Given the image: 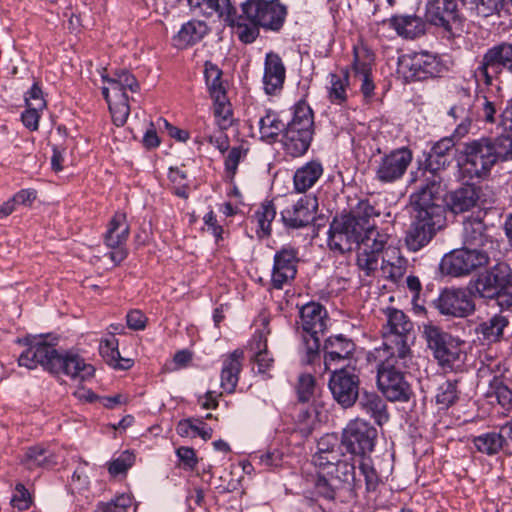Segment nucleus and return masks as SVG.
Wrapping results in <instances>:
<instances>
[{
    "label": "nucleus",
    "mask_w": 512,
    "mask_h": 512,
    "mask_svg": "<svg viewBox=\"0 0 512 512\" xmlns=\"http://www.w3.org/2000/svg\"><path fill=\"white\" fill-rule=\"evenodd\" d=\"M454 145L450 137L440 139L428 153L425 169L420 170L425 177V184L410 197L412 222L405 236V243L410 251L422 249L445 225V207L441 197L442 177L437 171L450 164Z\"/></svg>",
    "instance_id": "1"
},
{
    "label": "nucleus",
    "mask_w": 512,
    "mask_h": 512,
    "mask_svg": "<svg viewBox=\"0 0 512 512\" xmlns=\"http://www.w3.org/2000/svg\"><path fill=\"white\" fill-rule=\"evenodd\" d=\"M379 216L380 211L368 200H361L349 214L335 218L328 232V246L332 251L344 254L356 248L357 266L366 276L378 270L389 239L387 233L376 227Z\"/></svg>",
    "instance_id": "2"
},
{
    "label": "nucleus",
    "mask_w": 512,
    "mask_h": 512,
    "mask_svg": "<svg viewBox=\"0 0 512 512\" xmlns=\"http://www.w3.org/2000/svg\"><path fill=\"white\" fill-rule=\"evenodd\" d=\"M18 343L26 347L18 357L20 367L33 370L41 366L52 374L63 373L77 381H85L94 375L95 369L91 364L78 354L59 353L44 336H28L19 339Z\"/></svg>",
    "instance_id": "3"
},
{
    "label": "nucleus",
    "mask_w": 512,
    "mask_h": 512,
    "mask_svg": "<svg viewBox=\"0 0 512 512\" xmlns=\"http://www.w3.org/2000/svg\"><path fill=\"white\" fill-rule=\"evenodd\" d=\"M377 435L376 428L370 423L362 419H355L348 423L341 437V444L346 451L352 457H360L358 466L364 476L368 492L375 491L380 483V478L370 457L375 448Z\"/></svg>",
    "instance_id": "4"
},
{
    "label": "nucleus",
    "mask_w": 512,
    "mask_h": 512,
    "mask_svg": "<svg viewBox=\"0 0 512 512\" xmlns=\"http://www.w3.org/2000/svg\"><path fill=\"white\" fill-rule=\"evenodd\" d=\"M377 385L383 395L392 402H407L413 392L405 378L412 355L381 352L376 353Z\"/></svg>",
    "instance_id": "5"
},
{
    "label": "nucleus",
    "mask_w": 512,
    "mask_h": 512,
    "mask_svg": "<svg viewBox=\"0 0 512 512\" xmlns=\"http://www.w3.org/2000/svg\"><path fill=\"white\" fill-rule=\"evenodd\" d=\"M354 457L345 455L333 461L317 473L316 492L328 500H334L339 490H356L361 481L356 478Z\"/></svg>",
    "instance_id": "6"
},
{
    "label": "nucleus",
    "mask_w": 512,
    "mask_h": 512,
    "mask_svg": "<svg viewBox=\"0 0 512 512\" xmlns=\"http://www.w3.org/2000/svg\"><path fill=\"white\" fill-rule=\"evenodd\" d=\"M313 112L308 104L299 102L294 107L293 117L282 135L284 151L292 156L304 155L310 147L313 136Z\"/></svg>",
    "instance_id": "7"
},
{
    "label": "nucleus",
    "mask_w": 512,
    "mask_h": 512,
    "mask_svg": "<svg viewBox=\"0 0 512 512\" xmlns=\"http://www.w3.org/2000/svg\"><path fill=\"white\" fill-rule=\"evenodd\" d=\"M107 86L102 88V94L106 99L112 120L117 126H123L130 114L129 98L127 90L137 92L139 83L136 78L126 70L118 71L113 77H103Z\"/></svg>",
    "instance_id": "8"
},
{
    "label": "nucleus",
    "mask_w": 512,
    "mask_h": 512,
    "mask_svg": "<svg viewBox=\"0 0 512 512\" xmlns=\"http://www.w3.org/2000/svg\"><path fill=\"white\" fill-rule=\"evenodd\" d=\"M423 336L442 367L453 368L464 361V341L452 337L432 324L424 325Z\"/></svg>",
    "instance_id": "9"
},
{
    "label": "nucleus",
    "mask_w": 512,
    "mask_h": 512,
    "mask_svg": "<svg viewBox=\"0 0 512 512\" xmlns=\"http://www.w3.org/2000/svg\"><path fill=\"white\" fill-rule=\"evenodd\" d=\"M386 315L387 324L383 328V343L381 347L375 349V353L392 352L412 355L408 340L413 323L401 310L388 309Z\"/></svg>",
    "instance_id": "10"
},
{
    "label": "nucleus",
    "mask_w": 512,
    "mask_h": 512,
    "mask_svg": "<svg viewBox=\"0 0 512 512\" xmlns=\"http://www.w3.org/2000/svg\"><path fill=\"white\" fill-rule=\"evenodd\" d=\"M242 13L251 24L265 31L279 32L287 17V7L279 0H248L242 4Z\"/></svg>",
    "instance_id": "11"
},
{
    "label": "nucleus",
    "mask_w": 512,
    "mask_h": 512,
    "mask_svg": "<svg viewBox=\"0 0 512 512\" xmlns=\"http://www.w3.org/2000/svg\"><path fill=\"white\" fill-rule=\"evenodd\" d=\"M512 73V43L502 42L487 49L474 70L477 82L491 86L504 70Z\"/></svg>",
    "instance_id": "12"
},
{
    "label": "nucleus",
    "mask_w": 512,
    "mask_h": 512,
    "mask_svg": "<svg viewBox=\"0 0 512 512\" xmlns=\"http://www.w3.org/2000/svg\"><path fill=\"white\" fill-rule=\"evenodd\" d=\"M492 256H495V254L464 245L463 248L454 250L445 255L441 261L440 267L443 273L451 276L458 277L468 275L486 266Z\"/></svg>",
    "instance_id": "13"
},
{
    "label": "nucleus",
    "mask_w": 512,
    "mask_h": 512,
    "mask_svg": "<svg viewBox=\"0 0 512 512\" xmlns=\"http://www.w3.org/2000/svg\"><path fill=\"white\" fill-rule=\"evenodd\" d=\"M460 3L462 0H428L425 6L426 21L455 35L461 30L463 22Z\"/></svg>",
    "instance_id": "14"
},
{
    "label": "nucleus",
    "mask_w": 512,
    "mask_h": 512,
    "mask_svg": "<svg viewBox=\"0 0 512 512\" xmlns=\"http://www.w3.org/2000/svg\"><path fill=\"white\" fill-rule=\"evenodd\" d=\"M462 153L464 168L471 176L486 175L497 162L492 142L489 140L482 139L467 143Z\"/></svg>",
    "instance_id": "15"
},
{
    "label": "nucleus",
    "mask_w": 512,
    "mask_h": 512,
    "mask_svg": "<svg viewBox=\"0 0 512 512\" xmlns=\"http://www.w3.org/2000/svg\"><path fill=\"white\" fill-rule=\"evenodd\" d=\"M512 279V270L506 263H497L487 273L481 275L475 284L476 292L482 298H496L500 305L504 304L506 288Z\"/></svg>",
    "instance_id": "16"
},
{
    "label": "nucleus",
    "mask_w": 512,
    "mask_h": 512,
    "mask_svg": "<svg viewBox=\"0 0 512 512\" xmlns=\"http://www.w3.org/2000/svg\"><path fill=\"white\" fill-rule=\"evenodd\" d=\"M318 200L314 195H304L280 212L283 225L288 229H300L309 226L315 220Z\"/></svg>",
    "instance_id": "17"
},
{
    "label": "nucleus",
    "mask_w": 512,
    "mask_h": 512,
    "mask_svg": "<svg viewBox=\"0 0 512 512\" xmlns=\"http://www.w3.org/2000/svg\"><path fill=\"white\" fill-rule=\"evenodd\" d=\"M130 227L127 222L126 214L116 212L108 224L105 233V244L112 251L109 253L110 259L115 263H121L127 257L125 243L128 239Z\"/></svg>",
    "instance_id": "18"
},
{
    "label": "nucleus",
    "mask_w": 512,
    "mask_h": 512,
    "mask_svg": "<svg viewBox=\"0 0 512 512\" xmlns=\"http://www.w3.org/2000/svg\"><path fill=\"white\" fill-rule=\"evenodd\" d=\"M359 379L354 370L342 368L335 370L329 381L334 399L343 407L352 406L359 395Z\"/></svg>",
    "instance_id": "19"
},
{
    "label": "nucleus",
    "mask_w": 512,
    "mask_h": 512,
    "mask_svg": "<svg viewBox=\"0 0 512 512\" xmlns=\"http://www.w3.org/2000/svg\"><path fill=\"white\" fill-rule=\"evenodd\" d=\"M413 154L408 148H399L384 155L376 168V178L382 183H392L400 179L411 164Z\"/></svg>",
    "instance_id": "20"
},
{
    "label": "nucleus",
    "mask_w": 512,
    "mask_h": 512,
    "mask_svg": "<svg viewBox=\"0 0 512 512\" xmlns=\"http://www.w3.org/2000/svg\"><path fill=\"white\" fill-rule=\"evenodd\" d=\"M462 237L467 247L486 250L492 254L498 252V242L489 234L488 227L479 216H471L464 220Z\"/></svg>",
    "instance_id": "21"
},
{
    "label": "nucleus",
    "mask_w": 512,
    "mask_h": 512,
    "mask_svg": "<svg viewBox=\"0 0 512 512\" xmlns=\"http://www.w3.org/2000/svg\"><path fill=\"white\" fill-rule=\"evenodd\" d=\"M298 250L284 246L274 255L271 283L275 289H282L293 280L297 273Z\"/></svg>",
    "instance_id": "22"
},
{
    "label": "nucleus",
    "mask_w": 512,
    "mask_h": 512,
    "mask_svg": "<svg viewBox=\"0 0 512 512\" xmlns=\"http://www.w3.org/2000/svg\"><path fill=\"white\" fill-rule=\"evenodd\" d=\"M401 67L408 70L407 77L414 80H425L438 77L444 71L440 59L428 52L415 53L413 56L404 58Z\"/></svg>",
    "instance_id": "23"
},
{
    "label": "nucleus",
    "mask_w": 512,
    "mask_h": 512,
    "mask_svg": "<svg viewBox=\"0 0 512 512\" xmlns=\"http://www.w3.org/2000/svg\"><path fill=\"white\" fill-rule=\"evenodd\" d=\"M435 305L441 314L453 317H465L475 308L470 294L464 289L444 290Z\"/></svg>",
    "instance_id": "24"
},
{
    "label": "nucleus",
    "mask_w": 512,
    "mask_h": 512,
    "mask_svg": "<svg viewBox=\"0 0 512 512\" xmlns=\"http://www.w3.org/2000/svg\"><path fill=\"white\" fill-rule=\"evenodd\" d=\"M190 10L198 16L213 17L226 23H233L236 19V8L230 0H187Z\"/></svg>",
    "instance_id": "25"
},
{
    "label": "nucleus",
    "mask_w": 512,
    "mask_h": 512,
    "mask_svg": "<svg viewBox=\"0 0 512 512\" xmlns=\"http://www.w3.org/2000/svg\"><path fill=\"white\" fill-rule=\"evenodd\" d=\"M354 342L342 334L331 336L324 343V365L330 370L333 364L350 360L355 352Z\"/></svg>",
    "instance_id": "26"
},
{
    "label": "nucleus",
    "mask_w": 512,
    "mask_h": 512,
    "mask_svg": "<svg viewBox=\"0 0 512 512\" xmlns=\"http://www.w3.org/2000/svg\"><path fill=\"white\" fill-rule=\"evenodd\" d=\"M481 194L480 187L473 184L464 185L447 195L446 206L454 214L467 212L478 206Z\"/></svg>",
    "instance_id": "27"
},
{
    "label": "nucleus",
    "mask_w": 512,
    "mask_h": 512,
    "mask_svg": "<svg viewBox=\"0 0 512 512\" xmlns=\"http://www.w3.org/2000/svg\"><path fill=\"white\" fill-rule=\"evenodd\" d=\"M300 319L303 335L319 336L327 329V312L319 303L310 302L304 305L300 310Z\"/></svg>",
    "instance_id": "28"
},
{
    "label": "nucleus",
    "mask_w": 512,
    "mask_h": 512,
    "mask_svg": "<svg viewBox=\"0 0 512 512\" xmlns=\"http://www.w3.org/2000/svg\"><path fill=\"white\" fill-rule=\"evenodd\" d=\"M286 69L281 57L273 52L267 53L264 63L263 85L267 94L273 95L283 87Z\"/></svg>",
    "instance_id": "29"
},
{
    "label": "nucleus",
    "mask_w": 512,
    "mask_h": 512,
    "mask_svg": "<svg viewBox=\"0 0 512 512\" xmlns=\"http://www.w3.org/2000/svg\"><path fill=\"white\" fill-rule=\"evenodd\" d=\"M341 446H343L341 440L339 441L335 434H326L319 439L317 451L312 456V464L316 468V472L344 456Z\"/></svg>",
    "instance_id": "30"
},
{
    "label": "nucleus",
    "mask_w": 512,
    "mask_h": 512,
    "mask_svg": "<svg viewBox=\"0 0 512 512\" xmlns=\"http://www.w3.org/2000/svg\"><path fill=\"white\" fill-rule=\"evenodd\" d=\"M243 359L244 353L239 349L234 350L224 357L220 375V385L225 392H234L239 380V374L242 370Z\"/></svg>",
    "instance_id": "31"
},
{
    "label": "nucleus",
    "mask_w": 512,
    "mask_h": 512,
    "mask_svg": "<svg viewBox=\"0 0 512 512\" xmlns=\"http://www.w3.org/2000/svg\"><path fill=\"white\" fill-rule=\"evenodd\" d=\"M358 406L369 415L378 425L386 423L389 419L385 401L375 392L363 391L358 395Z\"/></svg>",
    "instance_id": "32"
},
{
    "label": "nucleus",
    "mask_w": 512,
    "mask_h": 512,
    "mask_svg": "<svg viewBox=\"0 0 512 512\" xmlns=\"http://www.w3.org/2000/svg\"><path fill=\"white\" fill-rule=\"evenodd\" d=\"M323 166L318 160H311L299 167L293 176L294 190L305 193L312 188L323 175Z\"/></svg>",
    "instance_id": "33"
},
{
    "label": "nucleus",
    "mask_w": 512,
    "mask_h": 512,
    "mask_svg": "<svg viewBox=\"0 0 512 512\" xmlns=\"http://www.w3.org/2000/svg\"><path fill=\"white\" fill-rule=\"evenodd\" d=\"M501 363H495L493 367L488 366L487 369L491 372H500V375H494L489 382L487 391L488 397H494L497 403L503 408L505 413L512 412V391L504 383L502 379L503 373L500 371Z\"/></svg>",
    "instance_id": "34"
},
{
    "label": "nucleus",
    "mask_w": 512,
    "mask_h": 512,
    "mask_svg": "<svg viewBox=\"0 0 512 512\" xmlns=\"http://www.w3.org/2000/svg\"><path fill=\"white\" fill-rule=\"evenodd\" d=\"M399 36L405 38H416L425 33V21L417 15L392 16L387 20Z\"/></svg>",
    "instance_id": "35"
},
{
    "label": "nucleus",
    "mask_w": 512,
    "mask_h": 512,
    "mask_svg": "<svg viewBox=\"0 0 512 512\" xmlns=\"http://www.w3.org/2000/svg\"><path fill=\"white\" fill-rule=\"evenodd\" d=\"M380 259L382 260L380 268L385 277L394 282L403 277L406 271V259L400 256L397 248L385 246Z\"/></svg>",
    "instance_id": "36"
},
{
    "label": "nucleus",
    "mask_w": 512,
    "mask_h": 512,
    "mask_svg": "<svg viewBox=\"0 0 512 512\" xmlns=\"http://www.w3.org/2000/svg\"><path fill=\"white\" fill-rule=\"evenodd\" d=\"M208 32L206 23L200 20H190L182 25L173 37V44L179 49L186 48L199 42Z\"/></svg>",
    "instance_id": "37"
},
{
    "label": "nucleus",
    "mask_w": 512,
    "mask_h": 512,
    "mask_svg": "<svg viewBox=\"0 0 512 512\" xmlns=\"http://www.w3.org/2000/svg\"><path fill=\"white\" fill-rule=\"evenodd\" d=\"M258 125L260 138L267 143L275 142L286 128L278 114L271 110H267L265 115L260 117Z\"/></svg>",
    "instance_id": "38"
},
{
    "label": "nucleus",
    "mask_w": 512,
    "mask_h": 512,
    "mask_svg": "<svg viewBox=\"0 0 512 512\" xmlns=\"http://www.w3.org/2000/svg\"><path fill=\"white\" fill-rule=\"evenodd\" d=\"M508 325L506 317L495 314L487 321L481 322L475 329L480 339L487 343L498 341L503 335L504 328Z\"/></svg>",
    "instance_id": "39"
},
{
    "label": "nucleus",
    "mask_w": 512,
    "mask_h": 512,
    "mask_svg": "<svg viewBox=\"0 0 512 512\" xmlns=\"http://www.w3.org/2000/svg\"><path fill=\"white\" fill-rule=\"evenodd\" d=\"M328 99L332 104L342 105L348 99L349 73L346 69L340 73L329 74Z\"/></svg>",
    "instance_id": "40"
},
{
    "label": "nucleus",
    "mask_w": 512,
    "mask_h": 512,
    "mask_svg": "<svg viewBox=\"0 0 512 512\" xmlns=\"http://www.w3.org/2000/svg\"><path fill=\"white\" fill-rule=\"evenodd\" d=\"M276 217V207L271 201L263 202L252 216V221L256 223V234L259 238L269 237L271 234V224Z\"/></svg>",
    "instance_id": "41"
},
{
    "label": "nucleus",
    "mask_w": 512,
    "mask_h": 512,
    "mask_svg": "<svg viewBox=\"0 0 512 512\" xmlns=\"http://www.w3.org/2000/svg\"><path fill=\"white\" fill-rule=\"evenodd\" d=\"M99 352L103 359L112 367L128 369L131 366L129 359H122L118 350V340L111 336L100 342Z\"/></svg>",
    "instance_id": "42"
},
{
    "label": "nucleus",
    "mask_w": 512,
    "mask_h": 512,
    "mask_svg": "<svg viewBox=\"0 0 512 512\" xmlns=\"http://www.w3.org/2000/svg\"><path fill=\"white\" fill-rule=\"evenodd\" d=\"M504 438L500 432H487L473 438V444L477 451L492 456L503 448Z\"/></svg>",
    "instance_id": "43"
},
{
    "label": "nucleus",
    "mask_w": 512,
    "mask_h": 512,
    "mask_svg": "<svg viewBox=\"0 0 512 512\" xmlns=\"http://www.w3.org/2000/svg\"><path fill=\"white\" fill-rule=\"evenodd\" d=\"M25 463L29 469L36 467L49 468L54 466L57 462L54 454L42 446H33L27 449L25 453Z\"/></svg>",
    "instance_id": "44"
},
{
    "label": "nucleus",
    "mask_w": 512,
    "mask_h": 512,
    "mask_svg": "<svg viewBox=\"0 0 512 512\" xmlns=\"http://www.w3.org/2000/svg\"><path fill=\"white\" fill-rule=\"evenodd\" d=\"M214 101V117L221 131L227 130L233 124V112L225 94L212 97Z\"/></svg>",
    "instance_id": "45"
},
{
    "label": "nucleus",
    "mask_w": 512,
    "mask_h": 512,
    "mask_svg": "<svg viewBox=\"0 0 512 512\" xmlns=\"http://www.w3.org/2000/svg\"><path fill=\"white\" fill-rule=\"evenodd\" d=\"M462 5L467 6L475 16L488 18L500 12L504 0H462Z\"/></svg>",
    "instance_id": "46"
},
{
    "label": "nucleus",
    "mask_w": 512,
    "mask_h": 512,
    "mask_svg": "<svg viewBox=\"0 0 512 512\" xmlns=\"http://www.w3.org/2000/svg\"><path fill=\"white\" fill-rule=\"evenodd\" d=\"M255 362L259 373H266L272 366L274 359L267 351V339L263 332L255 336Z\"/></svg>",
    "instance_id": "47"
},
{
    "label": "nucleus",
    "mask_w": 512,
    "mask_h": 512,
    "mask_svg": "<svg viewBox=\"0 0 512 512\" xmlns=\"http://www.w3.org/2000/svg\"><path fill=\"white\" fill-rule=\"evenodd\" d=\"M204 75L211 97L226 93L221 81L222 71L216 65L206 62Z\"/></svg>",
    "instance_id": "48"
},
{
    "label": "nucleus",
    "mask_w": 512,
    "mask_h": 512,
    "mask_svg": "<svg viewBox=\"0 0 512 512\" xmlns=\"http://www.w3.org/2000/svg\"><path fill=\"white\" fill-rule=\"evenodd\" d=\"M457 399L458 391L456 383L445 381L438 386L435 401L439 409H448Z\"/></svg>",
    "instance_id": "49"
},
{
    "label": "nucleus",
    "mask_w": 512,
    "mask_h": 512,
    "mask_svg": "<svg viewBox=\"0 0 512 512\" xmlns=\"http://www.w3.org/2000/svg\"><path fill=\"white\" fill-rule=\"evenodd\" d=\"M247 19L245 18V15L238 16L236 14V19L233 23H227L231 27H236V33L238 35V38L241 42L245 44H250L256 40V38L259 36V26L255 24L248 25L245 23Z\"/></svg>",
    "instance_id": "50"
},
{
    "label": "nucleus",
    "mask_w": 512,
    "mask_h": 512,
    "mask_svg": "<svg viewBox=\"0 0 512 512\" xmlns=\"http://www.w3.org/2000/svg\"><path fill=\"white\" fill-rule=\"evenodd\" d=\"M131 504V497L127 494H121L110 501L99 502L95 507V512H127Z\"/></svg>",
    "instance_id": "51"
},
{
    "label": "nucleus",
    "mask_w": 512,
    "mask_h": 512,
    "mask_svg": "<svg viewBox=\"0 0 512 512\" xmlns=\"http://www.w3.org/2000/svg\"><path fill=\"white\" fill-rule=\"evenodd\" d=\"M320 360L319 336L303 335V357L305 364L312 365Z\"/></svg>",
    "instance_id": "52"
},
{
    "label": "nucleus",
    "mask_w": 512,
    "mask_h": 512,
    "mask_svg": "<svg viewBox=\"0 0 512 512\" xmlns=\"http://www.w3.org/2000/svg\"><path fill=\"white\" fill-rule=\"evenodd\" d=\"M134 462V454L129 451H124L119 455V457L109 463L108 471L112 476L126 473V471L134 464Z\"/></svg>",
    "instance_id": "53"
},
{
    "label": "nucleus",
    "mask_w": 512,
    "mask_h": 512,
    "mask_svg": "<svg viewBox=\"0 0 512 512\" xmlns=\"http://www.w3.org/2000/svg\"><path fill=\"white\" fill-rule=\"evenodd\" d=\"M492 147L495 151L496 161L512 160V136L502 135L498 137Z\"/></svg>",
    "instance_id": "54"
},
{
    "label": "nucleus",
    "mask_w": 512,
    "mask_h": 512,
    "mask_svg": "<svg viewBox=\"0 0 512 512\" xmlns=\"http://www.w3.org/2000/svg\"><path fill=\"white\" fill-rule=\"evenodd\" d=\"M32 504V496L22 483L15 486L14 494L11 498V505L20 511L30 508Z\"/></svg>",
    "instance_id": "55"
},
{
    "label": "nucleus",
    "mask_w": 512,
    "mask_h": 512,
    "mask_svg": "<svg viewBox=\"0 0 512 512\" xmlns=\"http://www.w3.org/2000/svg\"><path fill=\"white\" fill-rule=\"evenodd\" d=\"M246 152L247 150L242 146H235L230 149L225 159V170L231 179L235 176L238 164L246 156Z\"/></svg>",
    "instance_id": "56"
},
{
    "label": "nucleus",
    "mask_w": 512,
    "mask_h": 512,
    "mask_svg": "<svg viewBox=\"0 0 512 512\" xmlns=\"http://www.w3.org/2000/svg\"><path fill=\"white\" fill-rule=\"evenodd\" d=\"M315 379L311 374L299 376L297 395L301 402H308L314 393Z\"/></svg>",
    "instance_id": "57"
},
{
    "label": "nucleus",
    "mask_w": 512,
    "mask_h": 512,
    "mask_svg": "<svg viewBox=\"0 0 512 512\" xmlns=\"http://www.w3.org/2000/svg\"><path fill=\"white\" fill-rule=\"evenodd\" d=\"M27 107H32L42 110L45 107V100L43 99L42 90L37 84H33L31 89L27 92L25 98Z\"/></svg>",
    "instance_id": "58"
},
{
    "label": "nucleus",
    "mask_w": 512,
    "mask_h": 512,
    "mask_svg": "<svg viewBox=\"0 0 512 512\" xmlns=\"http://www.w3.org/2000/svg\"><path fill=\"white\" fill-rule=\"evenodd\" d=\"M283 454L278 449L269 450L259 456V462L267 468L278 467L282 464Z\"/></svg>",
    "instance_id": "59"
},
{
    "label": "nucleus",
    "mask_w": 512,
    "mask_h": 512,
    "mask_svg": "<svg viewBox=\"0 0 512 512\" xmlns=\"http://www.w3.org/2000/svg\"><path fill=\"white\" fill-rule=\"evenodd\" d=\"M481 102V109L479 111V116L488 123H494L495 122V115H496V105L493 101L488 100L486 96H483L480 99Z\"/></svg>",
    "instance_id": "60"
},
{
    "label": "nucleus",
    "mask_w": 512,
    "mask_h": 512,
    "mask_svg": "<svg viewBox=\"0 0 512 512\" xmlns=\"http://www.w3.org/2000/svg\"><path fill=\"white\" fill-rule=\"evenodd\" d=\"M39 111L40 109L27 107V110H25L22 113V122L28 129L34 131L38 129L39 124Z\"/></svg>",
    "instance_id": "61"
},
{
    "label": "nucleus",
    "mask_w": 512,
    "mask_h": 512,
    "mask_svg": "<svg viewBox=\"0 0 512 512\" xmlns=\"http://www.w3.org/2000/svg\"><path fill=\"white\" fill-rule=\"evenodd\" d=\"M204 223L208 228V231L212 233V235L215 237L216 241H220L223 239V228L222 226L218 225L216 216L213 211L208 212L204 218Z\"/></svg>",
    "instance_id": "62"
},
{
    "label": "nucleus",
    "mask_w": 512,
    "mask_h": 512,
    "mask_svg": "<svg viewBox=\"0 0 512 512\" xmlns=\"http://www.w3.org/2000/svg\"><path fill=\"white\" fill-rule=\"evenodd\" d=\"M37 197V192L34 189H22L17 192L13 197L12 201L16 205L31 206Z\"/></svg>",
    "instance_id": "63"
},
{
    "label": "nucleus",
    "mask_w": 512,
    "mask_h": 512,
    "mask_svg": "<svg viewBox=\"0 0 512 512\" xmlns=\"http://www.w3.org/2000/svg\"><path fill=\"white\" fill-rule=\"evenodd\" d=\"M126 318L128 327L133 330H142L146 326V317L139 310L130 311Z\"/></svg>",
    "instance_id": "64"
}]
</instances>
